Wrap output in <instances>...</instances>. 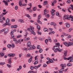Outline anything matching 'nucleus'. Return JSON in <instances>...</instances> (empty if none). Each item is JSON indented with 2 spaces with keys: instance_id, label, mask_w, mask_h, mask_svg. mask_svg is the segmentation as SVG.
Instances as JSON below:
<instances>
[{
  "instance_id": "nucleus-12",
  "label": "nucleus",
  "mask_w": 73,
  "mask_h": 73,
  "mask_svg": "<svg viewBox=\"0 0 73 73\" xmlns=\"http://www.w3.org/2000/svg\"><path fill=\"white\" fill-rule=\"evenodd\" d=\"M19 22H20L21 23H24V20L23 19H19L18 20Z\"/></svg>"
},
{
  "instance_id": "nucleus-45",
  "label": "nucleus",
  "mask_w": 73,
  "mask_h": 73,
  "mask_svg": "<svg viewBox=\"0 0 73 73\" xmlns=\"http://www.w3.org/2000/svg\"><path fill=\"white\" fill-rule=\"evenodd\" d=\"M67 3H68L69 4V3H71V1L70 0H68L66 2Z\"/></svg>"
},
{
  "instance_id": "nucleus-10",
  "label": "nucleus",
  "mask_w": 73,
  "mask_h": 73,
  "mask_svg": "<svg viewBox=\"0 0 73 73\" xmlns=\"http://www.w3.org/2000/svg\"><path fill=\"white\" fill-rule=\"evenodd\" d=\"M50 62H51V63H53L54 61L52 60V59H50L49 61H47L46 62L47 64H49V63H50Z\"/></svg>"
},
{
  "instance_id": "nucleus-9",
  "label": "nucleus",
  "mask_w": 73,
  "mask_h": 73,
  "mask_svg": "<svg viewBox=\"0 0 73 73\" xmlns=\"http://www.w3.org/2000/svg\"><path fill=\"white\" fill-rule=\"evenodd\" d=\"M29 5L30 6V7L27 8V10L29 11V9H31V7H32V3H31L29 4Z\"/></svg>"
},
{
  "instance_id": "nucleus-25",
  "label": "nucleus",
  "mask_w": 73,
  "mask_h": 73,
  "mask_svg": "<svg viewBox=\"0 0 73 73\" xmlns=\"http://www.w3.org/2000/svg\"><path fill=\"white\" fill-rule=\"evenodd\" d=\"M0 55H1V57H3L4 56V54L2 52H1L0 53Z\"/></svg>"
},
{
  "instance_id": "nucleus-14",
  "label": "nucleus",
  "mask_w": 73,
  "mask_h": 73,
  "mask_svg": "<svg viewBox=\"0 0 73 73\" xmlns=\"http://www.w3.org/2000/svg\"><path fill=\"white\" fill-rule=\"evenodd\" d=\"M8 12V11H7L5 13H3V14L1 15V16H4V15H5L7 14Z\"/></svg>"
},
{
  "instance_id": "nucleus-3",
  "label": "nucleus",
  "mask_w": 73,
  "mask_h": 73,
  "mask_svg": "<svg viewBox=\"0 0 73 73\" xmlns=\"http://www.w3.org/2000/svg\"><path fill=\"white\" fill-rule=\"evenodd\" d=\"M64 44L68 47V46H71V45H73V42H69L68 43L66 42H64L63 43Z\"/></svg>"
},
{
  "instance_id": "nucleus-26",
  "label": "nucleus",
  "mask_w": 73,
  "mask_h": 73,
  "mask_svg": "<svg viewBox=\"0 0 73 73\" xmlns=\"http://www.w3.org/2000/svg\"><path fill=\"white\" fill-rule=\"evenodd\" d=\"M37 28L38 29V31H39V30L40 29V26H39L38 25L37 26Z\"/></svg>"
},
{
  "instance_id": "nucleus-29",
  "label": "nucleus",
  "mask_w": 73,
  "mask_h": 73,
  "mask_svg": "<svg viewBox=\"0 0 73 73\" xmlns=\"http://www.w3.org/2000/svg\"><path fill=\"white\" fill-rule=\"evenodd\" d=\"M37 8L36 7H35L33 8V11H36Z\"/></svg>"
},
{
  "instance_id": "nucleus-39",
  "label": "nucleus",
  "mask_w": 73,
  "mask_h": 73,
  "mask_svg": "<svg viewBox=\"0 0 73 73\" xmlns=\"http://www.w3.org/2000/svg\"><path fill=\"white\" fill-rule=\"evenodd\" d=\"M7 25V24L6 23H5L4 24H3V27H6V26Z\"/></svg>"
},
{
  "instance_id": "nucleus-53",
  "label": "nucleus",
  "mask_w": 73,
  "mask_h": 73,
  "mask_svg": "<svg viewBox=\"0 0 73 73\" xmlns=\"http://www.w3.org/2000/svg\"><path fill=\"white\" fill-rule=\"evenodd\" d=\"M21 40H18L17 41V43H19L20 44H21Z\"/></svg>"
},
{
  "instance_id": "nucleus-58",
  "label": "nucleus",
  "mask_w": 73,
  "mask_h": 73,
  "mask_svg": "<svg viewBox=\"0 0 73 73\" xmlns=\"http://www.w3.org/2000/svg\"><path fill=\"white\" fill-rule=\"evenodd\" d=\"M15 10H17V9H18V6H16L15 7Z\"/></svg>"
},
{
  "instance_id": "nucleus-18",
  "label": "nucleus",
  "mask_w": 73,
  "mask_h": 73,
  "mask_svg": "<svg viewBox=\"0 0 73 73\" xmlns=\"http://www.w3.org/2000/svg\"><path fill=\"white\" fill-rule=\"evenodd\" d=\"M63 66V67H64V68H65V67H66V64H60V66Z\"/></svg>"
},
{
  "instance_id": "nucleus-44",
  "label": "nucleus",
  "mask_w": 73,
  "mask_h": 73,
  "mask_svg": "<svg viewBox=\"0 0 73 73\" xmlns=\"http://www.w3.org/2000/svg\"><path fill=\"white\" fill-rule=\"evenodd\" d=\"M5 63V62H1L0 63V65H4Z\"/></svg>"
},
{
  "instance_id": "nucleus-5",
  "label": "nucleus",
  "mask_w": 73,
  "mask_h": 73,
  "mask_svg": "<svg viewBox=\"0 0 73 73\" xmlns=\"http://www.w3.org/2000/svg\"><path fill=\"white\" fill-rule=\"evenodd\" d=\"M19 5L21 7V5L22 6H24L25 7V6H27V4H22V1L20 0L19 1Z\"/></svg>"
},
{
  "instance_id": "nucleus-56",
  "label": "nucleus",
  "mask_w": 73,
  "mask_h": 73,
  "mask_svg": "<svg viewBox=\"0 0 73 73\" xmlns=\"http://www.w3.org/2000/svg\"><path fill=\"white\" fill-rule=\"evenodd\" d=\"M25 16L28 17H30V15L28 14H26Z\"/></svg>"
},
{
  "instance_id": "nucleus-4",
  "label": "nucleus",
  "mask_w": 73,
  "mask_h": 73,
  "mask_svg": "<svg viewBox=\"0 0 73 73\" xmlns=\"http://www.w3.org/2000/svg\"><path fill=\"white\" fill-rule=\"evenodd\" d=\"M54 49L57 50L59 52H61V49H60V48H59V46H54Z\"/></svg>"
},
{
  "instance_id": "nucleus-55",
  "label": "nucleus",
  "mask_w": 73,
  "mask_h": 73,
  "mask_svg": "<svg viewBox=\"0 0 73 73\" xmlns=\"http://www.w3.org/2000/svg\"><path fill=\"white\" fill-rule=\"evenodd\" d=\"M13 27H14V28H17V25H14L13 26Z\"/></svg>"
},
{
  "instance_id": "nucleus-30",
  "label": "nucleus",
  "mask_w": 73,
  "mask_h": 73,
  "mask_svg": "<svg viewBox=\"0 0 73 73\" xmlns=\"http://www.w3.org/2000/svg\"><path fill=\"white\" fill-rule=\"evenodd\" d=\"M70 18H71L72 19H71V21H73V16H72V15H70L69 16Z\"/></svg>"
},
{
  "instance_id": "nucleus-16",
  "label": "nucleus",
  "mask_w": 73,
  "mask_h": 73,
  "mask_svg": "<svg viewBox=\"0 0 73 73\" xmlns=\"http://www.w3.org/2000/svg\"><path fill=\"white\" fill-rule=\"evenodd\" d=\"M63 66H61V67H62V68H61V69L60 70V71H61L62 72H63V71H64V67H62Z\"/></svg>"
},
{
  "instance_id": "nucleus-35",
  "label": "nucleus",
  "mask_w": 73,
  "mask_h": 73,
  "mask_svg": "<svg viewBox=\"0 0 73 73\" xmlns=\"http://www.w3.org/2000/svg\"><path fill=\"white\" fill-rule=\"evenodd\" d=\"M44 32H48V29H47V28H44Z\"/></svg>"
},
{
  "instance_id": "nucleus-1",
  "label": "nucleus",
  "mask_w": 73,
  "mask_h": 73,
  "mask_svg": "<svg viewBox=\"0 0 73 73\" xmlns=\"http://www.w3.org/2000/svg\"><path fill=\"white\" fill-rule=\"evenodd\" d=\"M27 30L28 31H29V32H32V33L34 35H36L35 32L33 31V30H34V27H31V28H28L27 29Z\"/></svg>"
},
{
  "instance_id": "nucleus-51",
  "label": "nucleus",
  "mask_w": 73,
  "mask_h": 73,
  "mask_svg": "<svg viewBox=\"0 0 73 73\" xmlns=\"http://www.w3.org/2000/svg\"><path fill=\"white\" fill-rule=\"evenodd\" d=\"M39 39L40 40V41H43L44 40L43 38H39Z\"/></svg>"
},
{
  "instance_id": "nucleus-40",
  "label": "nucleus",
  "mask_w": 73,
  "mask_h": 73,
  "mask_svg": "<svg viewBox=\"0 0 73 73\" xmlns=\"http://www.w3.org/2000/svg\"><path fill=\"white\" fill-rule=\"evenodd\" d=\"M11 46L12 48H15V44H14L13 43L12 44Z\"/></svg>"
},
{
  "instance_id": "nucleus-59",
  "label": "nucleus",
  "mask_w": 73,
  "mask_h": 73,
  "mask_svg": "<svg viewBox=\"0 0 73 73\" xmlns=\"http://www.w3.org/2000/svg\"><path fill=\"white\" fill-rule=\"evenodd\" d=\"M59 14L58 12H56V16H59Z\"/></svg>"
},
{
  "instance_id": "nucleus-47",
  "label": "nucleus",
  "mask_w": 73,
  "mask_h": 73,
  "mask_svg": "<svg viewBox=\"0 0 73 73\" xmlns=\"http://www.w3.org/2000/svg\"><path fill=\"white\" fill-rule=\"evenodd\" d=\"M37 49H39L40 48V45H37Z\"/></svg>"
},
{
  "instance_id": "nucleus-21",
  "label": "nucleus",
  "mask_w": 73,
  "mask_h": 73,
  "mask_svg": "<svg viewBox=\"0 0 73 73\" xmlns=\"http://www.w3.org/2000/svg\"><path fill=\"white\" fill-rule=\"evenodd\" d=\"M31 42H28V43H27V46H28V47H29V46H31Z\"/></svg>"
},
{
  "instance_id": "nucleus-28",
  "label": "nucleus",
  "mask_w": 73,
  "mask_h": 73,
  "mask_svg": "<svg viewBox=\"0 0 73 73\" xmlns=\"http://www.w3.org/2000/svg\"><path fill=\"white\" fill-rule=\"evenodd\" d=\"M7 66H8V68H11L12 66L11 64H7Z\"/></svg>"
},
{
  "instance_id": "nucleus-6",
  "label": "nucleus",
  "mask_w": 73,
  "mask_h": 73,
  "mask_svg": "<svg viewBox=\"0 0 73 73\" xmlns=\"http://www.w3.org/2000/svg\"><path fill=\"white\" fill-rule=\"evenodd\" d=\"M67 52H68V51L67 50H66L64 51L63 57H64V59L65 60H67V58L66 57V55L67 54Z\"/></svg>"
},
{
  "instance_id": "nucleus-60",
  "label": "nucleus",
  "mask_w": 73,
  "mask_h": 73,
  "mask_svg": "<svg viewBox=\"0 0 73 73\" xmlns=\"http://www.w3.org/2000/svg\"><path fill=\"white\" fill-rule=\"evenodd\" d=\"M53 25V26H57V24H56V23H54V22Z\"/></svg>"
},
{
  "instance_id": "nucleus-57",
  "label": "nucleus",
  "mask_w": 73,
  "mask_h": 73,
  "mask_svg": "<svg viewBox=\"0 0 73 73\" xmlns=\"http://www.w3.org/2000/svg\"><path fill=\"white\" fill-rule=\"evenodd\" d=\"M13 33H14V32L12 31L11 32V33H10V35H13Z\"/></svg>"
},
{
  "instance_id": "nucleus-43",
  "label": "nucleus",
  "mask_w": 73,
  "mask_h": 73,
  "mask_svg": "<svg viewBox=\"0 0 73 73\" xmlns=\"http://www.w3.org/2000/svg\"><path fill=\"white\" fill-rule=\"evenodd\" d=\"M42 52V49H40L39 52V53H41Z\"/></svg>"
},
{
  "instance_id": "nucleus-2",
  "label": "nucleus",
  "mask_w": 73,
  "mask_h": 73,
  "mask_svg": "<svg viewBox=\"0 0 73 73\" xmlns=\"http://www.w3.org/2000/svg\"><path fill=\"white\" fill-rule=\"evenodd\" d=\"M4 31H5L4 32V34L5 35H6V34H7V33H8L9 31V28H7L6 29L5 28L2 30H1V31L3 32H4Z\"/></svg>"
},
{
  "instance_id": "nucleus-49",
  "label": "nucleus",
  "mask_w": 73,
  "mask_h": 73,
  "mask_svg": "<svg viewBox=\"0 0 73 73\" xmlns=\"http://www.w3.org/2000/svg\"><path fill=\"white\" fill-rule=\"evenodd\" d=\"M51 15H53V16H54V12H53L51 11Z\"/></svg>"
},
{
  "instance_id": "nucleus-22",
  "label": "nucleus",
  "mask_w": 73,
  "mask_h": 73,
  "mask_svg": "<svg viewBox=\"0 0 73 73\" xmlns=\"http://www.w3.org/2000/svg\"><path fill=\"white\" fill-rule=\"evenodd\" d=\"M22 50H23L24 51V50H25V51H27V50H28V49H27V48L25 47L22 48Z\"/></svg>"
},
{
  "instance_id": "nucleus-31",
  "label": "nucleus",
  "mask_w": 73,
  "mask_h": 73,
  "mask_svg": "<svg viewBox=\"0 0 73 73\" xmlns=\"http://www.w3.org/2000/svg\"><path fill=\"white\" fill-rule=\"evenodd\" d=\"M21 37H22V35H19L17 36V38H20Z\"/></svg>"
},
{
  "instance_id": "nucleus-27",
  "label": "nucleus",
  "mask_w": 73,
  "mask_h": 73,
  "mask_svg": "<svg viewBox=\"0 0 73 73\" xmlns=\"http://www.w3.org/2000/svg\"><path fill=\"white\" fill-rule=\"evenodd\" d=\"M37 22L38 23V24H42V23L40 21V20H37Z\"/></svg>"
},
{
  "instance_id": "nucleus-61",
  "label": "nucleus",
  "mask_w": 73,
  "mask_h": 73,
  "mask_svg": "<svg viewBox=\"0 0 73 73\" xmlns=\"http://www.w3.org/2000/svg\"><path fill=\"white\" fill-rule=\"evenodd\" d=\"M53 3L54 4H55V3H57V1L56 0H54Z\"/></svg>"
},
{
  "instance_id": "nucleus-64",
  "label": "nucleus",
  "mask_w": 73,
  "mask_h": 73,
  "mask_svg": "<svg viewBox=\"0 0 73 73\" xmlns=\"http://www.w3.org/2000/svg\"><path fill=\"white\" fill-rule=\"evenodd\" d=\"M11 20L12 22H14V21H15V19H11Z\"/></svg>"
},
{
  "instance_id": "nucleus-11",
  "label": "nucleus",
  "mask_w": 73,
  "mask_h": 73,
  "mask_svg": "<svg viewBox=\"0 0 73 73\" xmlns=\"http://www.w3.org/2000/svg\"><path fill=\"white\" fill-rule=\"evenodd\" d=\"M2 3H4L5 5H6L7 6H8V3L4 0L3 1Z\"/></svg>"
},
{
  "instance_id": "nucleus-37",
  "label": "nucleus",
  "mask_w": 73,
  "mask_h": 73,
  "mask_svg": "<svg viewBox=\"0 0 73 73\" xmlns=\"http://www.w3.org/2000/svg\"><path fill=\"white\" fill-rule=\"evenodd\" d=\"M41 15H39V16H38V19H41Z\"/></svg>"
},
{
  "instance_id": "nucleus-48",
  "label": "nucleus",
  "mask_w": 73,
  "mask_h": 73,
  "mask_svg": "<svg viewBox=\"0 0 73 73\" xmlns=\"http://www.w3.org/2000/svg\"><path fill=\"white\" fill-rule=\"evenodd\" d=\"M71 58H72V56H70L67 59V60H69Z\"/></svg>"
},
{
  "instance_id": "nucleus-42",
  "label": "nucleus",
  "mask_w": 73,
  "mask_h": 73,
  "mask_svg": "<svg viewBox=\"0 0 73 73\" xmlns=\"http://www.w3.org/2000/svg\"><path fill=\"white\" fill-rule=\"evenodd\" d=\"M56 45H57V46H58L59 47V46H60V43H57L56 44Z\"/></svg>"
},
{
  "instance_id": "nucleus-7",
  "label": "nucleus",
  "mask_w": 73,
  "mask_h": 73,
  "mask_svg": "<svg viewBox=\"0 0 73 73\" xmlns=\"http://www.w3.org/2000/svg\"><path fill=\"white\" fill-rule=\"evenodd\" d=\"M63 19L64 20H65V19H67L68 20H70V17H67L66 15H65L63 17Z\"/></svg>"
},
{
  "instance_id": "nucleus-24",
  "label": "nucleus",
  "mask_w": 73,
  "mask_h": 73,
  "mask_svg": "<svg viewBox=\"0 0 73 73\" xmlns=\"http://www.w3.org/2000/svg\"><path fill=\"white\" fill-rule=\"evenodd\" d=\"M13 41H15L16 44H17V39H16V38L14 39L13 40Z\"/></svg>"
},
{
  "instance_id": "nucleus-23",
  "label": "nucleus",
  "mask_w": 73,
  "mask_h": 73,
  "mask_svg": "<svg viewBox=\"0 0 73 73\" xmlns=\"http://www.w3.org/2000/svg\"><path fill=\"white\" fill-rule=\"evenodd\" d=\"M25 41H28V40H30V38L29 37H28L27 38H25Z\"/></svg>"
},
{
  "instance_id": "nucleus-33",
  "label": "nucleus",
  "mask_w": 73,
  "mask_h": 73,
  "mask_svg": "<svg viewBox=\"0 0 73 73\" xmlns=\"http://www.w3.org/2000/svg\"><path fill=\"white\" fill-rule=\"evenodd\" d=\"M38 62L37 61H35L34 63V65H36V64H38Z\"/></svg>"
},
{
  "instance_id": "nucleus-19",
  "label": "nucleus",
  "mask_w": 73,
  "mask_h": 73,
  "mask_svg": "<svg viewBox=\"0 0 73 73\" xmlns=\"http://www.w3.org/2000/svg\"><path fill=\"white\" fill-rule=\"evenodd\" d=\"M6 23L7 24L9 23V19H7L6 21Z\"/></svg>"
},
{
  "instance_id": "nucleus-36",
  "label": "nucleus",
  "mask_w": 73,
  "mask_h": 73,
  "mask_svg": "<svg viewBox=\"0 0 73 73\" xmlns=\"http://www.w3.org/2000/svg\"><path fill=\"white\" fill-rule=\"evenodd\" d=\"M34 68L35 69H37L38 68V67H37V66H34Z\"/></svg>"
},
{
  "instance_id": "nucleus-46",
  "label": "nucleus",
  "mask_w": 73,
  "mask_h": 73,
  "mask_svg": "<svg viewBox=\"0 0 73 73\" xmlns=\"http://www.w3.org/2000/svg\"><path fill=\"white\" fill-rule=\"evenodd\" d=\"M72 30H73V28H72L70 29H69V30L68 31L69 32H71V31H72Z\"/></svg>"
},
{
  "instance_id": "nucleus-20",
  "label": "nucleus",
  "mask_w": 73,
  "mask_h": 73,
  "mask_svg": "<svg viewBox=\"0 0 73 73\" xmlns=\"http://www.w3.org/2000/svg\"><path fill=\"white\" fill-rule=\"evenodd\" d=\"M31 47L32 50H33V49H35L36 48V47L34 46V45L31 46Z\"/></svg>"
},
{
  "instance_id": "nucleus-13",
  "label": "nucleus",
  "mask_w": 73,
  "mask_h": 73,
  "mask_svg": "<svg viewBox=\"0 0 73 73\" xmlns=\"http://www.w3.org/2000/svg\"><path fill=\"white\" fill-rule=\"evenodd\" d=\"M12 60V58H9L8 60V62L10 64H11V63H12V61H11Z\"/></svg>"
},
{
  "instance_id": "nucleus-17",
  "label": "nucleus",
  "mask_w": 73,
  "mask_h": 73,
  "mask_svg": "<svg viewBox=\"0 0 73 73\" xmlns=\"http://www.w3.org/2000/svg\"><path fill=\"white\" fill-rule=\"evenodd\" d=\"M48 3V2L46 1H45L44 2V5H46Z\"/></svg>"
},
{
  "instance_id": "nucleus-32",
  "label": "nucleus",
  "mask_w": 73,
  "mask_h": 73,
  "mask_svg": "<svg viewBox=\"0 0 73 73\" xmlns=\"http://www.w3.org/2000/svg\"><path fill=\"white\" fill-rule=\"evenodd\" d=\"M71 65H72V64L70 63H68L67 64L68 66H70Z\"/></svg>"
},
{
  "instance_id": "nucleus-52",
  "label": "nucleus",
  "mask_w": 73,
  "mask_h": 73,
  "mask_svg": "<svg viewBox=\"0 0 73 73\" xmlns=\"http://www.w3.org/2000/svg\"><path fill=\"white\" fill-rule=\"evenodd\" d=\"M37 33L38 34V35H41V32H39V31H37Z\"/></svg>"
},
{
  "instance_id": "nucleus-63",
  "label": "nucleus",
  "mask_w": 73,
  "mask_h": 73,
  "mask_svg": "<svg viewBox=\"0 0 73 73\" xmlns=\"http://www.w3.org/2000/svg\"><path fill=\"white\" fill-rule=\"evenodd\" d=\"M29 12L32 13L33 11H32V10H31V9H29Z\"/></svg>"
},
{
  "instance_id": "nucleus-50",
  "label": "nucleus",
  "mask_w": 73,
  "mask_h": 73,
  "mask_svg": "<svg viewBox=\"0 0 73 73\" xmlns=\"http://www.w3.org/2000/svg\"><path fill=\"white\" fill-rule=\"evenodd\" d=\"M34 68V67L33 66H31L30 67V69H31V70H33Z\"/></svg>"
},
{
  "instance_id": "nucleus-15",
  "label": "nucleus",
  "mask_w": 73,
  "mask_h": 73,
  "mask_svg": "<svg viewBox=\"0 0 73 73\" xmlns=\"http://www.w3.org/2000/svg\"><path fill=\"white\" fill-rule=\"evenodd\" d=\"M66 28H69V27H70V24H69V23H66Z\"/></svg>"
},
{
  "instance_id": "nucleus-38",
  "label": "nucleus",
  "mask_w": 73,
  "mask_h": 73,
  "mask_svg": "<svg viewBox=\"0 0 73 73\" xmlns=\"http://www.w3.org/2000/svg\"><path fill=\"white\" fill-rule=\"evenodd\" d=\"M73 58H72H72H71V59L70 60V62H73Z\"/></svg>"
},
{
  "instance_id": "nucleus-54",
  "label": "nucleus",
  "mask_w": 73,
  "mask_h": 73,
  "mask_svg": "<svg viewBox=\"0 0 73 73\" xmlns=\"http://www.w3.org/2000/svg\"><path fill=\"white\" fill-rule=\"evenodd\" d=\"M48 40L47 39L45 40V42L46 44L47 43H48Z\"/></svg>"
},
{
  "instance_id": "nucleus-34",
  "label": "nucleus",
  "mask_w": 73,
  "mask_h": 73,
  "mask_svg": "<svg viewBox=\"0 0 73 73\" xmlns=\"http://www.w3.org/2000/svg\"><path fill=\"white\" fill-rule=\"evenodd\" d=\"M12 45L11 44H9L7 45V47L8 48H10L11 47Z\"/></svg>"
},
{
  "instance_id": "nucleus-8",
  "label": "nucleus",
  "mask_w": 73,
  "mask_h": 73,
  "mask_svg": "<svg viewBox=\"0 0 73 73\" xmlns=\"http://www.w3.org/2000/svg\"><path fill=\"white\" fill-rule=\"evenodd\" d=\"M8 56L9 57H14V56H15V54H11L10 53V54H9L8 55Z\"/></svg>"
},
{
  "instance_id": "nucleus-41",
  "label": "nucleus",
  "mask_w": 73,
  "mask_h": 73,
  "mask_svg": "<svg viewBox=\"0 0 73 73\" xmlns=\"http://www.w3.org/2000/svg\"><path fill=\"white\" fill-rule=\"evenodd\" d=\"M40 57L41 59H42V58H44V57H43V55H42V54H40Z\"/></svg>"
},
{
  "instance_id": "nucleus-62",
  "label": "nucleus",
  "mask_w": 73,
  "mask_h": 73,
  "mask_svg": "<svg viewBox=\"0 0 73 73\" xmlns=\"http://www.w3.org/2000/svg\"><path fill=\"white\" fill-rule=\"evenodd\" d=\"M31 55L29 54H28L27 55V57H30Z\"/></svg>"
}]
</instances>
